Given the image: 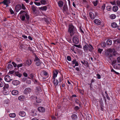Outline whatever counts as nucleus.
Masks as SVG:
<instances>
[{"label": "nucleus", "instance_id": "obj_5", "mask_svg": "<svg viewBox=\"0 0 120 120\" xmlns=\"http://www.w3.org/2000/svg\"><path fill=\"white\" fill-rule=\"evenodd\" d=\"M72 40L73 43L76 44H77L79 42V40L78 37L74 36Z\"/></svg>", "mask_w": 120, "mask_h": 120}, {"label": "nucleus", "instance_id": "obj_6", "mask_svg": "<svg viewBox=\"0 0 120 120\" xmlns=\"http://www.w3.org/2000/svg\"><path fill=\"white\" fill-rule=\"evenodd\" d=\"M21 9V6L20 4H18L16 5L15 8V10L16 12H18Z\"/></svg>", "mask_w": 120, "mask_h": 120}, {"label": "nucleus", "instance_id": "obj_3", "mask_svg": "<svg viewBox=\"0 0 120 120\" xmlns=\"http://www.w3.org/2000/svg\"><path fill=\"white\" fill-rule=\"evenodd\" d=\"M32 62L30 60H27L25 62L23 63V65L25 66H30L32 64Z\"/></svg>", "mask_w": 120, "mask_h": 120}, {"label": "nucleus", "instance_id": "obj_16", "mask_svg": "<svg viewBox=\"0 0 120 120\" xmlns=\"http://www.w3.org/2000/svg\"><path fill=\"white\" fill-rule=\"evenodd\" d=\"M72 63L73 64H75V65L76 66H78L79 65V64L77 61H76V60L74 59L72 61Z\"/></svg>", "mask_w": 120, "mask_h": 120}, {"label": "nucleus", "instance_id": "obj_39", "mask_svg": "<svg viewBox=\"0 0 120 120\" xmlns=\"http://www.w3.org/2000/svg\"><path fill=\"white\" fill-rule=\"evenodd\" d=\"M9 87V85L8 84H5L3 89V90H5V89H8Z\"/></svg>", "mask_w": 120, "mask_h": 120}, {"label": "nucleus", "instance_id": "obj_43", "mask_svg": "<svg viewBox=\"0 0 120 120\" xmlns=\"http://www.w3.org/2000/svg\"><path fill=\"white\" fill-rule=\"evenodd\" d=\"M117 61L116 60H113L111 63V65L112 66H113L114 65V64H116L117 63Z\"/></svg>", "mask_w": 120, "mask_h": 120}, {"label": "nucleus", "instance_id": "obj_23", "mask_svg": "<svg viewBox=\"0 0 120 120\" xmlns=\"http://www.w3.org/2000/svg\"><path fill=\"white\" fill-rule=\"evenodd\" d=\"M89 15L90 18L93 19H94L95 17L94 14L92 13H90L89 14Z\"/></svg>", "mask_w": 120, "mask_h": 120}, {"label": "nucleus", "instance_id": "obj_59", "mask_svg": "<svg viewBox=\"0 0 120 120\" xmlns=\"http://www.w3.org/2000/svg\"><path fill=\"white\" fill-rule=\"evenodd\" d=\"M14 67H16L17 66V64H16L14 62H13L12 63Z\"/></svg>", "mask_w": 120, "mask_h": 120}, {"label": "nucleus", "instance_id": "obj_46", "mask_svg": "<svg viewBox=\"0 0 120 120\" xmlns=\"http://www.w3.org/2000/svg\"><path fill=\"white\" fill-rule=\"evenodd\" d=\"M98 3V1L97 0H96L94 1L93 2V3L94 4V6H97V4Z\"/></svg>", "mask_w": 120, "mask_h": 120}, {"label": "nucleus", "instance_id": "obj_44", "mask_svg": "<svg viewBox=\"0 0 120 120\" xmlns=\"http://www.w3.org/2000/svg\"><path fill=\"white\" fill-rule=\"evenodd\" d=\"M20 19L22 21H24L25 20V15H21L20 17Z\"/></svg>", "mask_w": 120, "mask_h": 120}, {"label": "nucleus", "instance_id": "obj_25", "mask_svg": "<svg viewBox=\"0 0 120 120\" xmlns=\"http://www.w3.org/2000/svg\"><path fill=\"white\" fill-rule=\"evenodd\" d=\"M107 44L108 45H111L112 44V41L110 39L106 41Z\"/></svg>", "mask_w": 120, "mask_h": 120}, {"label": "nucleus", "instance_id": "obj_57", "mask_svg": "<svg viewBox=\"0 0 120 120\" xmlns=\"http://www.w3.org/2000/svg\"><path fill=\"white\" fill-rule=\"evenodd\" d=\"M21 8H22V9L23 10H25L26 9V8L24 4H22Z\"/></svg>", "mask_w": 120, "mask_h": 120}, {"label": "nucleus", "instance_id": "obj_40", "mask_svg": "<svg viewBox=\"0 0 120 120\" xmlns=\"http://www.w3.org/2000/svg\"><path fill=\"white\" fill-rule=\"evenodd\" d=\"M34 61L35 62H36L40 61V59L37 57V56L36 55H35V58Z\"/></svg>", "mask_w": 120, "mask_h": 120}, {"label": "nucleus", "instance_id": "obj_54", "mask_svg": "<svg viewBox=\"0 0 120 120\" xmlns=\"http://www.w3.org/2000/svg\"><path fill=\"white\" fill-rule=\"evenodd\" d=\"M44 20L45 22L47 24H48L49 23V21L47 20V19L46 18H45L44 19Z\"/></svg>", "mask_w": 120, "mask_h": 120}, {"label": "nucleus", "instance_id": "obj_30", "mask_svg": "<svg viewBox=\"0 0 120 120\" xmlns=\"http://www.w3.org/2000/svg\"><path fill=\"white\" fill-rule=\"evenodd\" d=\"M116 15L114 14H112L110 15L109 17L112 19H115L116 17Z\"/></svg>", "mask_w": 120, "mask_h": 120}, {"label": "nucleus", "instance_id": "obj_11", "mask_svg": "<svg viewBox=\"0 0 120 120\" xmlns=\"http://www.w3.org/2000/svg\"><path fill=\"white\" fill-rule=\"evenodd\" d=\"M12 83L14 85L17 86L20 84V82L18 80H15L13 81Z\"/></svg>", "mask_w": 120, "mask_h": 120}, {"label": "nucleus", "instance_id": "obj_63", "mask_svg": "<svg viewBox=\"0 0 120 120\" xmlns=\"http://www.w3.org/2000/svg\"><path fill=\"white\" fill-rule=\"evenodd\" d=\"M41 99H38L36 101L37 103H41Z\"/></svg>", "mask_w": 120, "mask_h": 120}, {"label": "nucleus", "instance_id": "obj_9", "mask_svg": "<svg viewBox=\"0 0 120 120\" xmlns=\"http://www.w3.org/2000/svg\"><path fill=\"white\" fill-rule=\"evenodd\" d=\"M52 79H54L53 83L55 87H56L58 84L59 82L57 79H55V78H52Z\"/></svg>", "mask_w": 120, "mask_h": 120}, {"label": "nucleus", "instance_id": "obj_37", "mask_svg": "<svg viewBox=\"0 0 120 120\" xmlns=\"http://www.w3.org/2000/svg\"><path fill=\"white\" fill-rule=\"evenodd\" d=\"M67 6L66 4H64L63 7V10L65 11H67Z\"/></svg>", "mask_w": 120, "mask_h": 120}, {"label": "nucleus", "instance_id": "obj_4", "mask_svg": "<svg viewBox=\"0 0 120 120\" xmlns=\"http://www.w3.org/2000/svg\"><path fill=\"white\" fill-rule=\"evenodd\" d=\"M31 89L29 87L26 88L25 89L24 91V94H27L31 92Z\"/></svg>", "mask_w": 120, "mask_h": 120}, {"label": "nucleus", "instance_id": "obj_2", "mask_svg": "<svg viewBox=\"0 0 120 120\" xmlns=\"http://www.w3.org/2000/svg\"><path fill=\"white\" fill-rule=\"evenodd\" d=\"M77 31V30L72 24L69 25L68 32L70 33V35L72 36Z\"/></svg>", "mask_w": 120, "mask_h": 120}, {"label": "nucleus", "instance_id": "obj_13", "mask_svg": "<svg viewBox=\"0 0 120 120\" xmlns=\"http://www.w3.org/2000/svg\"><path fill=\"white\" fill-rule=\"evenodd\" d=\"M87 45L88 47V49L89 51L91 52H92L94 49V48L90 44L88 45L87 44Z\"/></svg>", "mask_w": 120, "mask_h": 120}, {"label": "nucleus", "instance_id": "obj_35", "mask_svg": "<svg viewBox=\"0 0 120 120\" xmlns=\"http://www.w3.org/2000/svg\"><path fill=\"white\" fill-rule=\"evenodd\" d=\"M114 43H120V39L118 38L117 39L114 41Z\"/></svg>", "mask_w": 120, "mask_h": 120}, {"label": "nucleus", "instance_id": "obj_18", "mask_svg": "<svg viewBox=\"0 0 120 120\" xmlns=\"http://www.w3.org/2000/svg\"><path fill=\"white\" fill-rule=\"evenodd\" d=\"M111 26L113 28H116L118 26L116 23L115 22H113L111 23Z\"/></svg>", "mask_w": 120, "mask_h": 120}, {"label": "nucleus", "instance_id": "obj_17", "mask_svg": "<svg viewBox=\"0 0 120 120\" xmlns=\"http://www.w3.org/2000/svg\"><path fill=\"white\" fill-rule=\"evenodd\" d=\"M58 4V5L60 7H63V4L64 3L62 1H59Z\"/></svg>", "mask_w": 120, "mask_h": 120}, {"label": "nucleus", "instance_id": "obj_22", "mask_svg": "<svg viewBox=\"0 0 120 120\" xmlns=\"http://www.w3.org/2000/svg\"><path fill=\"white\" fill-rule=\"evenodd\" d=\"M14 75H16L19 77H20L22 75L18 71L15 72L14 73Z\"/></svg>", "mask_w": 120, "mask_h": 120}, {"label": "nucleus", "instance_id": "obj_24", "mask_svg": "<svg viewBox=\"0 0 120 120\" xmlns=\"http://www.w3.org/2000/svg\"><path fill=\"white\" fill-rule=\"evenodd\" d=\"M58 71H57L56 70L54 71V73L52 78H56L57 76V75L58 74Z\"/></svg>", "mask_w": 120, "mask_h": 120}, {"label": "nucleus", "instance_id": "obj_14", "mask_svg": "<svg viewBox=\"0 0 120 120\" xmlns=\"http://www.w3.org/2000/svg\"><path fill=\"white\" fill-rule=\"evenodd\" d=\"M19 115L22 117H24L25 116L26 113L23 111H21L19 113Z\"/></svg>", "mask_w": 120, "mask_h": 120}, {"label": "nucleus", "instance_id": "obj_48", "mask_svg": "<svg viewBox=\"0 0 120 120\" xmlns=\"http://www.w3.org/2000/svg\"><path fill=\"white\" fill-rule=\"evenodd\" d=\"M108 11H110L112 9V7L110 6H108L106 7Z\"/></svg>", "mask_w": 120, "mask_h": 120}, {"label": "nucleus", "instance_id": "obj_20", "mask_svg": "<svg viewBox=\"0 0 120 120\" xmlns=\"http://www.w3.org/2000/svg\"><path fill=\"white\" fill-rule=\"evenodd\" d=\"M37 7L35 6L34 5H32L31 6V8L34 13L35 12L37 11Z\"/></svg>", "mask_w": 120, "mask_h": 120}, {"label": "nucleus", "instance_id": "obj_21", "mask_svg": "<svg viewBox=\"0 0 120 120\" xmlns=\"http://www.w3.org/2000/svg\"><path fill=\"white\" fill-rule=\"evenodd\" d=\"M12 94L14 95H16L18 93V91L16 90H13L12 91Z\"/></svg>", "mask_w": 120, "mask_h": 120}, {"label": "nucleus", "instance_id": "obj_7", "mask_svg": "<svg viewBox=\"0 0 120 120\" xmlns=\"http://www.w3.org/2000/svg\"><path fill=\"white\" fill-rule=\"evenodd\" d=\"M4 79L5 81L7 82H9L11 80H12V79L10 78V77L8 75H7L5 77Z\"/></svg>", "mask_w": 120, "mask_h": 120}, {"label": "nucleus", "instance_id": "obj_58", "mask_svg": "<svg viewBox=\"0 0 120 120\" xmlns=\"http://www.w3.org/2000/svg\"><path fill=\"white\" fill-rule=\"evenodd\" d=\"M9 11L11 13V14H14V12L13 11L12 9L11 8H10L9 9Z\"/></svg>", "mask_w": 120, "mask_h": 120}, {"label": "nucleus", "instance_id": "obj_55", "mask_svg": "<svg viewBox=\"0 0 120 120\" xmlns=\"http://www.w3.org/2000/svg\"><path fill=\"white\" fill-rule=\"evenodd\" d=\"M67 60L69 61H70L71 60V57L69 56H68L67 57Z\"/></svg>", "mask_w": 120, "mask_h": 120}, {"label": "nucleus", "instance_id": "obj_34", "mask_svg": "<svg viewBox=\"0 0 120 120\" xmlns=\"http://www.w3.org/2000/svg\"><path fill=\"white\" fill-rule=\"evenodd\" d=\"M59 82H61L63 80V76H61L59 77L58 79Z\"/></svg>", "mask_w": 120, "mask_h": 120}, {"label": "nucleus", "instance_id": "obj_45", "mask_svg": "<svg viewBox=\"0 0 120 120\" xmlns=\"http://www.w3.org/2000/svg\"><path fill=\"white\" fill-rule=\"evenodd\" d=\"M25 15L26 16V19L27 20H29L30 18L29 15L27 13H26L25 14Z\"/></svg>", "mask_w": 120, "mask_h": 120}, {"label": "nucleus", "instance_id": "obj_62", "mask_svg": "<svg viewBox=\"0 0 120 120\" xmlns=\"http://www.w3.org/2000/svg\"><path fill=\"white\" fill-rule=\"evenodd\" d=\"M110 3L113 5H116V2L115 1H114L113 2H110Z\"/></svg>", "mask_w": 120, "mask_h": 120}, {"label": "nucleus", "instance_id": "obj_8", "mask_svg": "<svg viewBox=\"0 0 120 120\" xmlns=\"http://www.w3.org/2000/svg\"><path fill=\"white\" fill-rule=\"evenodd\" d=\"M94 22L96 24L100 25L101 24V22L100 20L98 19H96L94 20Z\"/></svg>", "mask_w": 120, "mask_h": 120}, {"label": "nucleus", "instance_id": "obj_32", "mask_svg": "<svg viewBox=\"0 0 120 120\" xmlns=\"http://www.w3.org/2000/svg\"><path fill=\"white\" fill-rule=\"evenodd\" d=\"M9 116L11 118H14L15 117L16 115L15 113H13L10 114Z\"/></svg>", "mask_w": 120, "mask_h": 120}, {"label": "nucleus", "instance_id": "obj_53", "mask_svg": "<svg viewBox=\"0 0 120 120\" xmlns=\"http://www.w3.org/2000/svg\"><path fill=\"white\" fill-rule=\"evenodd\" d=\"M79 109V108L78 106H75L74 108V109L76 110L77 111Z\"/></svg>", "mask_w": 120, "mask_h": 120}, {"label": "nucleus", "instance_id": "obj_61", "mask_svg": "<svg viewBox=\"0 0 120 120\" xmlns=\"http://www.w3.org/2000/svg\"><path fill=\"white\" fill-rule=\"evenodd\" d=\"M117 63H120V56L118 57L117 58Z\"/></svg>", "mask_w": 120, "mask_h": 120}, {"label": "nucleus", "instance_id": "obj_38", "mask_svg": "<svg viewBox=\"0 0 120 120\" xmlns=\"http://www.w3.org/2000/svg\"><path fill=\"white\" fill-rule=\"evenodd\" d=\"M36 89L37 91L38 92H41V91L42 90L41 88L39 86L37 87Z\"/></svg>", "mask_w": 120, "mask_h": 120}, {"label": "nucleus", "instance_id": "obj_27", "mask_svg": "<svg viewBox=\"0 0 120 120\" xmlns=\"http://www.w3.org/2000/svg\"><path fill=\"white\" fill-rule=\"evenodd\" d=\"M30 76L31 78H30L28 77L29 79H31L32 80H33L34 79L35 77L34 76V75L33 73H31L30 74Z\"/></svg>", "mask_w": 120, "mask_h": 120}, {"label": "nucleus", "instance_id": "obj_19", "mask_svg": "<svg viewBox=\"0 0 120 120\" xmlns=\"http://www.w3.org/2000/svg\"><path fill=\"white\" fill-rule=\"evenodd\" d=\"M87 44H86L83 47V49L85 52H87L88 49V47Z\"/></svg>", "mask_w": 120, "mask_h": 120}, {"label": "nucleus", "instance_id": "obj_31", "mask_svg": "<svg viewBox=\"0 0 120 120\" xmlns=\"http://www.w3.org/2000/svg\"><path fill=\"white\" fill-rule=\"evenodd\" d=\"M42 63V62L41 61H37L35 63V64L37 66H39Z\"/></svg>", "mask_w": 120, "mask_h": 120}, {"label": "nucleus", "instance_id": "obj_29", "mask_svg": "<svg viewBox=\"0 0 120 120\" xmlns=\"http://www.w3.org/2000/svg\"><path fill=\"white\" fill-rule=\"evenodd\" d=\"M13 68V66L12 64H8L7 66V68L10 70H12Z\"/></svg>", "mask_w": 120, "mask_h": 120}, {"label": "nucleus", "instance_id": "obj_50", "mask_svg": "<svg viewBox=\"0 0 120 120\" xmlns=\"http://www.w3.org/2000/svg\"><path fill=\"white\" fill-rule=\"evenodd\" d=\"M42 72L43 74L47 76L48 75L47 72L43 70L42 71Z\"/></svg>", "mask_w": 120, "mask_h": 120}, {"label": "nucleus", "instance_id": "obj_49", "mask_svg": "<svg viewBox=\"0 0 120 120\" xmlns=\"http://www.w3.org/2000/svg\"><path fill=\"white\" fill-rule=\"evenodd\" d=\"M26 83L28 84H30L31 83V81L30 80L27 79L26 81Z\"/></svg>", "mask_w": 120, "mask_h": 120}, {"label": "nucleus", "instance_id": "obj_26", "mask_svg": "<svg viewBox=\"0 0 120 120\" xmlns=\"http://www.w3.org/2000/svg\"><path fill=\"white\" fill-rule=\"evenodd\" d=\"M118 9V7L117 6H113L112 8V10L116 12L117 11Z\"/></svg>", "mask_w": 120, "mask_h": 120}, {"label": "nucleus", "instance_id": "obj_52", "mask_svg": "<svg viewBox=\"0 0 120 120\" xmlns=\"http://www.w3.org/2000/svg\"><path fill=\"white\" fill-rule=\"evenodd\" d=\"M103 49L99 48L98 49V53H100V54H101L102 52L103 51Z\"/></svg>", "mask_w": 120, "mask_h": 120}, {"label": "nucleus", "instance_id": "obj_28", "mask_svg": "<svg viewBox=\"0 0 120 120\" xmlns=\"http://www.w3.org/2000/svg\"><path fill=\"white\" fill-rule=\"evenodd\" d=\"M9 3H10V0H4L3 2H1L2 3H3L4 4H6Z\"/></svg>", "mask_w": 120, "mask_h": 120}, {"label": "nucleus", "instance_id": "obj_42", "mask_svg": "<svg viewBox=\"0 0 120 120\" xmlns=\"http://www.w3.org/2000/svg\"><path fill=\"white\" fill-rule=\"evenodd\" d=\"M40 2L41 4H45L46 3V1L44 0H41Z\"/></svg>", "mask_w": 120, "mask_h": 120}, {"label": "nucleus", "instance_id": "obj_51", "mask_svg": "<svg viewBox=\"0 0 120 120\" xmlns=\"http://www.w3.org/2000/svg\"><path fill=\"white\" fill-rule=\"evenodd\" d=\"M103 102L101 103V104L100 107L101 108V110L102 111H103V110L104 109L103 108Z\"/></svg>", "mask_w": 120, "mask_h": 120}, {"label": "nucleus", "instance_id": "obj_1", "mask_svg": "<svg viewBox=\"0 0 120 120\" xmlns=\"http://www.w3.org/2000/svg\"><path fill=\"white\" fill-rule=\"evenodd\" d=\"M112 49L110 48L107 49L105 53V55L108 58V60L110 62H112L114 60L113 55L112 53Z\"/></svg>", "mask_w": 120, "mask_h": 120}, {"label": "nucleus", "instance_id": "obj_41", "mask_svg": "<svg viewBox=\"0 0 120 120\" xmlns=\"http://www.w3.org/2000/svg\"><path fill=\"white\" fill-rule=\"evenodd\" d=\"M101 46L103 47H105L106 46V44L105 42H102L101 43Z\"/></svg>", "mask_w": 120, "mask_h": 120}, {"label": "nucleus", "instance_id": "obj_60", "mask_svg": "<svg viewBox=\"0 0 120 120\" xmlns=\"http://www.w3.org/2000/svg\"><path fill=\"white\" fill-rule=\"evenodd\" d=\"M34 3L35 5L37 6H39L41 4L40 2H34Z\"/></svg>", "mask_w": 120, "mask_h": 120}, {"label": "nucleus", "instance_id": "obj_15", "mask_svg": "<svg viewBox=\"0 0 120 120\" xmlns=\"http://www.w3.org/2000/svg\"><path fill=\"white\" fill-rule=\"evenodd\" d=\"M71 117L73 120H76L77 118V116L76 114H73L72 115Z\"/></svg>", "mask_w": 120, "mask_h": 120}, {"label": "nucleus", "instance_id": "obj_47", "mask_svg": "<svg viewBox=\"0 0 120 120\" xmlns=\"http://www.w3.org/2000/svg\"><path fill=\"white\" fill-rule=\"evenodd\" d=\"M84 65L86 66H88L89 65L88 62L84 60Z\"/></svg>", "mask_w": 120, "mask_h": 120}, {"label": "nucleus", "instance_id": "obj_56", "mask_svg": "<svg viewBox=\"0 0 120 120\" xmlns=\"http://www.w3.org/2000/svg\"><path fill=\"white\" fill-rule=\"evenodd\" d=\"M113 52H113L112 53L113 55V56H115L116 55V51H115L114 50H113Z\"/></svg>", "mask_w": 120, "mask_h": 120}, {"label": "nucleus", "instance_id": "obj_33", "mask_svg": "<svg viewBox=\"0 0 120 120\" xmlns=\"http://www.w3.org/2000/svg\"><path fill=\"white\" fill-rule=\"evenodd\" d=\"M24 96L22 95L19 96L18 97V99L19 100H22L23 99L25 98Z\"/></svg>", "mask_w": 120, "mask_h": 120}, {"label": "nucleus", "instance_id": "obj_64", "mask_svg": "<svg viewBox=\"0 0 120 120\" xmlns=\"http://www.w3.org/2000/svg\"><path fill=\"white\" fill-rule=\"evenodd\" d=\"M116 3L118 6H120V1H117L116 2Z\"/></svg>", "mask_w": 120, "mask_h": 120}, {"label": "nucleus", "instance_id": "obj_36", "mask_svg": "<svg viewBox=\"0 0 120 120\" xmlns=\"http://www.w3.org/2000/svg\"><path fill=\"white\" fill-rule=\"evenodd\" d=\"M39 9H41L42 10L45 11L47 9V7L46 6H45L43 7H41Z\"/></svg>", "mask_w": 120, "mask_h": 120}, {"label": "nucleus", "instance_id": "obj_10", "mask_svg": "<svg viewBox=\"0 0 120 120\" xmlns=\"http://www.w3.org/2000/svg\"><path fill=\"white\" fill-rule=\"evenodd\" d=\"M38 110L39 111L41 112H44L45 110V108L41 106L39 107L38 108Z\"/></svg>", "mask_w": 120, "mask_h": 120}, {"label": "nucleus", "instance_id": "obj_12", "mask_svg": "<svg viewBox=\"0 0 120 120\" xmlns=\"http://www.w3.org/2000/svg\"><path fill=\"white\" fill-rule=\"evenodd\" d=\"M113 67L114 68L120 69V64H114Z\"/></svg>", "mask_w": 120, "mask_h": 120}]
</instances>
